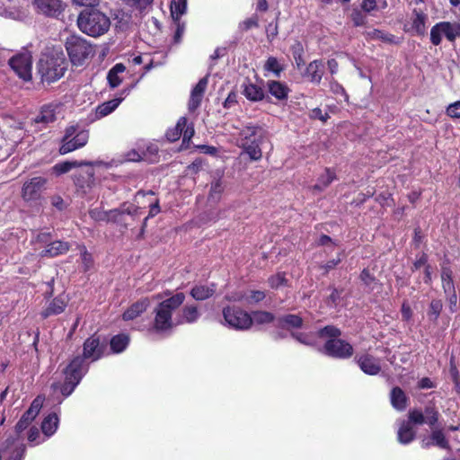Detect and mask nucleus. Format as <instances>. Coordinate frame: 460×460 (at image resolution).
<instances>
[{"label":"nucleus","mask_w":460,"mask_h":460,"mask_svg":"<svg viewBox=\"0 0 460 460\" xmlns=\"http://www.w3.org/2000/svg\"><path fill=\"white\" fill-rule=\"evenodd\" d=\"M240 147L252 161H259L262 157V151L261 148L263 141H252V140H240Z\"/></svg>","instance_id":"aec40b11"},{"label":"nucleus","mask_w":460,"mask_h":460,"mask_svg":"<svg viewBox=\"0 0 460 460\" xmlns=\"http://www.w3.org/2000/svg\"><path fill=\"white\" fill-rule=\"evenodd\" d=\"M424 416L426 423L431 428H435L439 419V411L434 402H429L424 408Z\"/></svg>","instance_id":"ea45409f"},{"label":"nucleus","mask_w":460,"mask_h":460,"mask_svg":"<svg viewBox=\"0 0 460 460\" xmlns=\"http://www.w3.org/2000/svg\"><path fill=\"white\" fill-rule=\"evenodd\" d=\"M77 25L82 32L92 37H99L109 31L111 20L104 13L94 7L85 8L78 15Z\"/></svg>","instance_id":"39448f33"},{"label":"nucleus","mask_w":460,"mask_h":460,"mask_svg":"<svg viewBox=\"0 0 460 460\" xmlns=\"http://www.w3.org/2000/svg\"><path fill=\"white\" fill-rule=\"evenodd\" d=\"M324 74V66L321 59H315L310 62L304 73L303 76L314 84H320Z\"/></svg>","instance_id":"2eb2a0df"},{"label":"nucleus","mask_w":460,"mask_h":460,"mask_svg":"<svg viewBox=\"0 0 460 460\" xmlns=\"http://www.w3.org/2000/svg\"><path fill=\"white\" fill-rule=\"evenodd\" d=\"M204 95L190 93L188 109L190 111H195L201 104Z\"/></svg>","instance_id":"052dcab7"},{"label":"nucleus","mask_w":460,"mask_h":460,"mask_svg":"<svg viewBox=\"0 0 460 460\" xmlns=\"http://www.w3.org/2000/svg\"><path fill=\"white\" fill-rule=\"evenodd\" d=\"M94 164V162L90 161H65L56 164L52 167V172L55 175L59 176L68 172L74 168L82 166H93Z\"/></svg>","instance_id":"412c9836"},{"label":"nucleus","mask_w":460,"mask_h":460,"mask_svg":"<svg viewBox=\"0 0 460 460\" xmlns=\"http://www.w3.org/2000/svg\"><path fill=\"white\" fill-rule=\"evenodd\" d=\"M350 18L356 27L362 26L366 23V16L360 10L354 9L351 12Z\"/></svg>","instance_id":"e2e57ef3"},{"label":"nucleus","mask_w":460,"mask_h":460,"mask_svg":"<svg viewBox=\"0 0 460 460\" xmlns=\"http://www.w3.org/2000/svg\"><path fill=\"white\" fill-rule=\"evenodd\" d=\"M80 252H81L82 262L84 264V271H87L93 266V256L90 252H88V251L84 245L80 246Z\"/></svg>","instance_id":"5fc2aeb1"},{"label":"nucleus","mask_w":460,"mask_h":460,"mask_svg":"<svg viewBox=\"0 0 460 460\" xmlns=\"http://www.w3.org/2000/svg\"><path fill=\"white\" fill-rule=\"evenodd\" d=\"M70 62L75 66H84L94 53L93 45L79 35H70L65 42Z\"/></svg>","instance_id":"423d86ee"},{"label":"nucleus","mask_w":460,"mask_h":460,"mask_svg":"<svg viewBox=\"0 0 460 460\" xmlns=\"http://www.w3.org/2000/svg\"><path fill=\"white\" fill-rule=\"evenodd\" d=\"M445 38L450 43H454L460 38V22H439L430 29L429 40L432 45L439 46Z\"/></svg>","instance_id":"6e6552de"},{"label":"nucleus","mask_w":460,"mask_h":460,"mask_svg":"<svg viewBox=\"0 0 460 460\" xmlns=\"http://www.w3.org/2000/svg\"><path fill=\"white\" fill-rule=\"evenodd\" d=\"M94 174L93 168L81 170L74 174V182L79 189H91L95 182Z\"/></svg>","instance_id":"a211bd4d"},{"label":"nucleus","mask_w":460,"mask_h":460,"mask_svg":"<svg viewBox=\"0 0 460 460\" xmlns=\"http://www.w3.org/2000/svg\"><path fill=\"white\" fill-rule=\"evenodd\" d=\"M408 401L409 398L401 387L394 386L392 388L390 392V402L394 409L398 411L405 410L408 405Z\"/></svg>","instance_id":"bb28decb"},{"label":"nucleus","mask_w":460,"mask_h":460,"mask_svg":"<svg viewBox=\"0 0 460 460\" xmlns=\"http://www.w3.org/2000/svg\"><path fill=\"white\" fill-rule=\"evenodd\" d=\"M446 113L452 119L460 118V101L449 104L447 108Z\"/></svg>","instance_id":"69168bd1"},{"label":"nucleus","mask_w":460,"mask_h":460,"mask_svg":"<svg viewBox=\"0 0 460 460\" xmlns=\"http://www.w3.org/2000/svg\"><path fill=\"white\" fill-rule=\"evenodd\" d=\"M48 182V179L42 176H35L26 180L21 189V198L27 203L40 200L47 190Z\"/></svg>","instance_id":"9d476101"},{"label":"nucleus","mask_w":460,"mask_h":460,"mask_svg":"<svg viewBox=\"0 0 460 460\" xmlns=\"http://www.w3.org/2000/svg\"><path fill=\"white\" fill-rule=\"evenodd\" d=\"M58 105L48 103L41 106L39 114L34 118L35 124L48 125L56 120V113Z\"/></svg>","instance_id":"6ab92c4d"},{"label":"nucleus","mask_w":460,"mask_h":460,"mask_svg":"<svg viewBox=\"0 0 460 460\" xmlns=\"http://www.w3.org/2000/svg\"><path fill=\"white\" fill-rule=\"evenodd\" d=\"M194 133H195V131H194L193 126L192 125L188 126L186 124V127L183 129L182 134H181V137H182L181 146L182 147L183 146L185 148L189 147V143H190V139L193 137Z\"/></svg>","instance_id":"680f3d73"},{"label":"nucleus","mask_w":460,"mask_h":460,"mask_svg":"<svg viewBox=\"0 0 460 460\" xmlns=\"http://www.w3.org/2000/svg\"><path fill=\"white\" fill-rule=\"evenodd\" d=\"M26 453V447L21 443L12 448L10 456L5 460H23Z\"/></svg>","instance_id":"3c124183"},{"label":"nucleus","mask_w":460,"mask_h":460,"mask_svg":"<svg viewBox=\"0 0 460 460\" xmlns=\"http://www.w3.org/2000/svg\"><path fill=\"white\" fill-rule=\"evenodd\" d=\"M267 85L269 93L277 100L284 101L288 99L290 89L287 84L280 81L269 80Z\"/></svg>","instance_id":"393cba45"},{"label":"nucleus","mask_w":460,"mask_h":460,"mask_svg":"<svg viewBox=\"0 0 460 460\" xmlns=\"http://www.w3.org/2000/svg\"><path fill=\"white\" fill-rule=\"evenodd\" d=\"M355 360L365 374L369 376H376L380 373L381 360L368 353H365L359 356H356Z\"/></svg>","instance_id":"ddd939ff"},{"label":"nucleus","mask_w":460,"mask_h":460,"mask_svg":"<svg viewBox=\"0 0 460 460\" xmlns=\"http://www.w3.org/2000/svg\"><path fill=\"white\" fill-rule=\"evenodd\" d=\"M259 27V18L257 14H253L251 17L245 19L244 21L241 22L239 23V29L242 31H247L251 30L252 28H258Z\"/></svg>","instance_id":"603ef678"},{"label":"nucleus","mask_w":460,"mask_h":460,"mask_svg":"<svg viewBox=\"0 0 460 460\" xmlns=\"http://www.w3.org/2000/svg\"><path fill=\"white\" fill-rule=\"evenodd\" d=\"M66 307V302L62 297L56 296L42 310L40 315L43 319H47L49 316L60 314L65 311Z\"/></svg>","instance_id":"b1692460"},{"label":"nucleus","mask_w":460,"mask_h":460,"mask_svg":"<svg viewBox=\"0 0 460 460\" xmlns=\"http://www.w3.org/2000/svg\"><path fill=\"white\" fill-rule=\"evenodd\" d=\"M217 284L195 285L190 292V295L197 301H203L210 298L216 292Z\"/></svg>","instance_id":"a878e982"},{"label":"nucleus","mask_w":460,"mask_h":460,"mask_svg":"<svg viewBox=\"0 0 460 460\" xmlns=\"http://www.w3.org/2000/svg\"><path fill=\"white\" fill-rule=\"evenodd\" d=\"M266 297V294L261 290H251L246 300L248 304H258L263 301Z\"/></svg>","instance_id":"bf43d9fd"},{"label":"nucleus","mask_w":460,"mask_h":460,"mask_svg":"<svg viewBox=\"0 0 460 460\" xmlns=\"http://www.w3.org/2000/svg\"><path fill=\"white\" fill-rule=\"evenodd\" d=\"M224 191L223 182L220 179L214 181L211 183L210 190L208 194V199L218 201L221 198V194Z\"/></svg>","instance_id":"49530a36"},{"label":"nucleus","mask_w":460,"mask_h":460,"mask_svg":"<svg viewBox=\"0 0 460 460\" xmlns=\"http://www.w3.org/2000/svg\"><path fill=\"white\" fill-rule=\"evenodd\" d=\"M125 70L126 66L122 63H117L110 69L107 75V80L111 88H116L121 84L122 79L119 75Z\"/></svg>","instance_id":"72a5a7b5"},{"label":"nucleus","mask_w":460,"mask_h":460,"mask_svg":"<svg viewBox=\"0 0 460 460\" xmlns=\"http://www.w3.org/2000/svg\"><path fill=\"white\" fill-rule=\"evenodd\" d=\"M428 21V15L420 9H413L411 16V26L410 31L417 36H424L427 33L426 22ZM405 31L409 30L404 28Z\"/></svg>","instance_id":"dca6fc26"},{"label":"nucleus","mask_w":460,"mask_h":460,"mask_svg":"<svg viewBox=\"0 0 460 460\" xmlns=\"http://www.w3.org/2000/svg\"><path fill=\"white\" fill-rule=\"evenodd\" d=\"M341 333V330L332 324L317 331V336L320 339H327L322 349L324 355L339 359H347L353 356V346L347 341L340 339Z\"/></svg>","instance_id":"7ed1b4c3"},{"label":"nucleus","mask_w":460,"mask_h":460,"mask_svg":"<svg viewBox=\"0 0 460 460\" xmlns=\"http://www.w3.org/2000/svg\"><path fill=\"white\" fill-rule=\"evenodd\" d=\"M267 130L260 124L248 123L239 132L240 140L264 141Z\"/></svg>","instance_id":"4468645a"},{"label":"nucleus","mask_w":460,"mask_h":460,"mask_svg":"<svg viewBox=\"0 0 460 460\" xmlns=\"http://www.w3.org/2000/svg\"><path fill=\"white\" fill-rule=\"evenodd\" d=\"M120 209L123 216L127 214L132 217H136L140 214V208L134 204L127 205V203H124L121 205Z\"/></svg>","instance_id":"338daca9"},{"label":"nucleus","mask_w":460,"mask_h":460,"mask_svg":"<svg viewBox=\"0 0 460 460\" xmlns=\"http://www.w3.org/2000/svg\"><path fill=\"white\" fill-rule=\"evenodd\" d=\"M34 420L35 417L32 415L31 416L30 411H25L15 425V432L17 435H20L23 430H25Z\"/></svg>","instance_id":"de8ad7c7"},{"label":"nucleus","mask_w":460,"mask_h":460,"mask_svg":"<svg viewBox=\"0 0 460 460\" xmlns=\"http://www.w3.org/2000/svg\"><path fill=\"white\" fill-rule=\"evenodd\" d=\"M406 422H410L411 425H422L426 423L424 413L418 409L410 410Z\"/></svg>","instance_id":"09e8293b"},{"label":"nucleus","mask_w":460,"mask_h":460,"mask_svg":"<svg viewBox=\"0 0 460 460\" xmlns=\"http://www.w3.org/2000/svg\"><path fill=\"white\" fill-rule=\"evenodd\" d=\"M188 120L186 117H181L173 128H168L165 137L169 142H175L181 137L182 131L186 127Z\"/></svg>","instance_id":"473e14b6"},{"label":"nucleus","mask_w":460,"mask_h":460,"mask_svg":"<svg viewBox=\"0 0 460 460\" xmlns=\"http://www.w3.org/2000/svg\"><path fill=\"white\" fill-rule=\"evenodd\" d=\"M443 309V303L440 299H432L428 309V316L430 321L437 323Z\"/></svg>","instance_id":"c03bdc74"},{"label":"nucleus","mask_w":460,"mask_h":460,"mask_svg":"<svg viewBox=\"0 0 460 460\" xmlns=\"http://www.w3.org/2000/svg\"><path fill=\"white\" fill-rule=\"evenodd\" d=\"M242 93L251 102H260L264 99L265 93L261 86L255 84L249 80L243 84Z\"/></svg>","instance_id":"4be33fe9"},{"label":"nucleus","mask_w":460,"mask_h":460,"mask_svg":"<svg viewBox=\"0 0 460 460\" xmlns=\"http://www.w3.org/2000/svg\"><path fill=\"white\" fill-rule=\"evenodd\" d=\"M126 5L132 7L139 12L145 11L152 4L154 0H121Z\"/></svg>","instance_id":"8fccbe9b"},{"label":"nucleus","mask_w":460,"mask_h":460,"mask_svg":"<svg viewBox=\"0 0 460 460\" xmlns=\"http://www.w3.org/2000/svg\"><path fill=\"white\" fill-rule=\"evenodd\" d=\"M130 342V337L128 333H119L112 336L110 340V348L113 354L123 352Z\"/></svg>","instance_id":"c85d7f7f"},{"label":"nucleus","mask_w":460,"mask_h":460,"mask_svg":"<svg viewBox=\"0 0 460 460\" xmlns=\"http://www.w3.org/2000/svg\"><path fill=\"white\" fill-rule=\"evenodd\" d=\"M200 314L199 312L198 306L194 305H187L181 309V320L178 321V323H193L198 321Z\"/></svg>","instance_id":"f704fd0d"},{"label":"nucleus","mask_w":460,"mask_h":460,"mask_svg":"<svg viewBox=\"0 0 460 460\" xmlns=\"http://www.w3.org/2000/svg\"><path fill=\"white\" fill-rule=\"evenodd\" d=\"M375 200L380 204L381 207L394 205V199L393 195L389 192H381L376 198Z\"/></svg>","instance_id":"6e6d98bb"},{"label":"nucleus","mask_w":460,"mask_h":460,"mask_svg":"<svg viewBox=\"0 0 460 460\" xmlns=\"http://www.w3.org/2000/svg\"><path fill=\"white\" fill-rule=\"evenodd\" d=\"M123 97H118L108 102L100 104L96 109V114L98 117H105L111 113L123 101Z\"/></svg>","instance_id":"e433bc0d"},{"label":"nucleus","mask_w":460,"mask_h":460,"mask_svg":"<svg viewBox=\"0 0 460 460\" xmlns=\"http://www.w3.org/2000/svg\"><path fill=\"white\" fill-rule=\"evenodd\" d=\"M89 139V131L78 130L77 125H71L66 128L65 134L61 139L59 154L66 155L84 146Z\"/></svg>","instance_id":"0eeeda50"},{"label":"nucleus","mask_w":460,"mask_h":460,"mask_svg":"<svg viewBox=\"0 0 460 460\" xmlns=\"http://www.w3.org/2000/svg\"><path fill=\"white\" fill-rule=\"evenodd\" d=\"M303 324L304 320L298 314H288L278 318V327L283 330L300 329Z\"/></svg>","instance_id":"5701e85b"},{"label":"nucleus","mask_w":460,"mask_h":460,"mask_svg":"<svg viewBox=\"0 0 460 460\" xmlns=\"http://www.w3.org/2000/svg\"><path fill=\"white\" fill-rule=\"evenodd\" d=\"M441 282L443 291H453L456 289L455 283L453 279V271L448 266L441 267Z\"/></svg>","instance_id":"a19ab883"},{"label":"nucleus","mask_w":460,"mask_h":460,"mask_svg":"<svg viewBox=\"0 0 460 460\" xmlns=\"http://www.w3.org/2000/svg\"><path fill=\"white\" fill-rule=\"evenodd\" d=\"M336 179V173L331 168H325V172L319 176L317 183L313 186L314 190L323 191Z\"/></svg>","instance_id":"c9c22d12"},{"label":"nucleus","mask_w":460,"mask_h":460,"mask_svg":"<svg viewBox=\"0 0 460 460\" xmlns=\"http://www.w3.org/2000/svg\"><path fill=\"white\" fill-rule=\"evenodd\" d=\"M367 39L369 40H379L385 43L396 44L395 36L392 33L385 32L379 29H373L372 31H367Z\"/></svg>","instance_id":"58836bf2"},{"label":"nucleus","mask_w":460,"mask_h":460,"mask_svg":"<svg viewBox=\"0 0 460 460\" xmlns=\"http://www.w3.org/2000/svg\"><path fill=\"white\" fill-rule=\"evenodd\" d=\"M187 0H172L170 5L171 16L172 20H177L186 12Z\"/></svg>","instance_id":"a18cd8bd"},{"label":"nucleus","mask_w":460,"mask_h":460,"mask_svg":"<svg viewBox=\"0 0 460 460\" xmlns=\"http://www.w3.org/2000/svg\"><path fill=\"white\" fill-rule=\"evenodd\" d=\"M290 335L293 339H295L301 344H304L306 346H314V341L312 339H310V337L307 333L291 332Z\"/></svg>","instance_id":"13d9d810"},{"label":"nucleus","mask_w":460,"mask_h":460,"mask_svg":"<svg viewBox=\"0 0 460 460\" xmlns=\"http://www.w3.org/2000/svg\"><path fill=\"white\" fill-rule=\"evenodd\" d=\"M58 417L57 413L52 412L46 416L41 422V430L46 437H51L58 427Z\"/></svg>","instance_id":"2f4dec72"},{"label":"nucleus","mask_w":460,"mask_h":460,"mask_svg":"<svg viewBox=\"0 0 460 460\" xmlns=\"http://www.w3.org/2000/svg\"><path fill=\"white\" fill-rule=\"evenodd\" d=\"M122 212L120 208L111 209L107 212H103V220L111 221L114 223H119L122 221Z\"/></svg>","instance_id":"864d4df0"},{"label":"nucleus","mask_w":460,"mask_h":460,"mask_svg":"<svg viewBox=\"0 0 460 460\" xmlns=\"http://www.w3.org/2000/svg\"><path fill=\"white\" fill-rule=\"evenodd\" d=\"M444 293L447 296L449 311L451 313L456 312L458 306H457V295H456V289H453V291H445Z\"/></svg>","instance_id":"0e129e2a"},{"label":"nucleus","mask_w":460,"mask_h":460,"mask_svg":"<svg viewBox=\"0 0 460 460\" xmlns=\"http://www.w3.org/2000/svg\"><path fill=\"white\" fill-rule=\"evenodd\" d=\"M11 68L23 81L29 82L32 78V57L31 52L18 53L9 60Z\"/></svg>","instance_id":"9b49d317"},{"label":"nucleus","mask_w":460,"mask_h":460,"mask_svg":"<svg viewBox=\"0 0 460 460\" xmlns=\"http://www.w3.org/2000/svg\"><path fill=\"white\" fill-rule=\"evenodd\" d=\"M32 4L38 13L51 18H58L66 7L62 0H33Z\"/></svg>","instance_id":"f8f14e48"},{"label":"nucleus","mask_w":460,"mask_h":460,"mask_svg":"<svg viewBox=\"0 0 460 460\" xmlns=\"http://www.w3.org/2000/svg\"><path fill=\"white\" fill-rule=\"evenodd\" d=\"M70 245L67 242L55 241L49 243L41 252L43 257H56L68 252Z\"/></svg>","instance_id":"cd10ccee"},{"label":"nucleus","mask_w":460,"mask_h":460,"mask_svg":"<svg viewBox=\"0 0 460 460\" xmlns=\"http://www.w3.org/2000/svg\"><path fill=\"white\" fill-rule=\"evenodd\" d=\"M416 438V431L410 422L403 420L397 431V439L401 444L407 445Z\"/></svg>","instance_id":"c756f323"},{"label":"nucleus","mask_w":460,"mask_h":460,"mask_svg":"<svg viewBox=\"0 0 460 460\" xmlns=\"http://www.w3.org/2000/svg\"><path fill=\"white\" fill-rule=\"evenodd\" d=\"M185 301V295L178 292L160 302L154 310L155 318L153 329L156 332H167L172 329V313Z\"/></svg>","instance_id":"20e7f679"},{"label":"nucleus","mask_w":460,"mask_h":460,"mask_svg":"<svg viewBox=\"0 0 460 460\" xmlns=\"http://www.w3.org/2000/svg\"><path fill=\"white\" fill-rule=\"evenodd\" d=\"M150 305L148 297H143L133 303L123 314L122 319L124 321H132L138 317L141 314L146 311Z\"/></svg>","instance_id":"f3484780"},{"label":"nucleus","mask_w":460,"mask_h":460,"mask_svg":"<svg viewBox=\"0 0 460 460\" xmlns=\"http://www.w3.org/2000/svg\"><path fill=\"white\" fill-rule=\"evenodd\" d=\"M359 279L364 283V285L369 287L372 284L376 282V278L367 268H365L361 270L359 274Z\"/></svg>","instance_id":"4d7b16f0"},{"label":"nucleus","mask_w":460,"mask_h":460,"mask_svg":"<svg viewBox=\"0 0 460 460\" xmlns=\"http://www.w3.org/2000/svg\"><path fill=\"white\" fill-rule=\"evenodd\" d=\"M222 314L228 326L234 330L246 331L252 326V315L240 306L226 305Z\"/></svg>","instance_id":"1a4fd4ad"},{"label":"nucleus","mask_w":460,"mask_h":460,"mask_svg":"<svg viewBox=\"0 0 460 460\" xmlns=\"http://www.w3.org/2000/svg\"><path fill=\"white\" fill-rule=\"evenodd\" d=\"M268 284L272 289H278L280 287L288 286V279L286 277V273L281 271L268 278Z\"/></svg>","instance_id":"37998d69"},{"label":"nucleus","mask_w":460,"mask_h":460,"mask_svg":"<svg viewBox=\"0 0 460 460\" xmlns=\"http://www.w3.org/2000/svg\"><path fill=\"white\" fill-rule=\"evenodd\" d=\"M67 66L64 52L53 49L41 54L36 68L41 83L50 84L64 76Z\"/></svg>","instance_id":"f03ea898"},{"label":"nucleus","mask_w":460,"mask_h":460,"mask_svg":"<svg viewBox=\"0 0 460 460\" xmlns=\"http://www.w3.org/2000/svg\"><path fill=\"white\" fill-rule=\"evenodd\" d=\"M263 68L267 72H271L275 76L279 77L280 74L284 70V66L279 63L277 58L269 57L263 66Z\"/></svg>","instance_id":"79ce46f5"},{"label":"nucleus","mask_w":460,"mask_h":460,"mask_svg":"<svg viewBox=\"0 0 460 460\" xmlns=\"http://www.w3.org/2000/svg\"><path fill=\"white\" fill-rule=\"evenodd\" d=\"M341 292L342 290H338L336 288H333L332 293L327 297V305L331 307L336 306L341 299Z\"/></svg>","instance_id":"774afa93"},{"label":"nucleus","mask_w":460,"mask_h":460,"mask_svg":"<svg viewBox=\"0 0 460 460\" xmlns=\"http://www.w3.org/2000/svg\"><path fill=\"white\" fill-rule=\"evenodd\" d=\"M107 341L96 332L89 336L83 343V354L74 356L63 369L64 382L55 383L53 389L59 388L63 396H69L80 384L89 370V362H95L104 357Z\"/></svg>","instance_id":"f257e3e1"},{"label":"nucleus","mask_w":460,"mask_h":460,"mask_svg":"<svg viewBox=\"0 0 460 460\" xmlns=\"http://www.w3.org/2000/svg\"><path fill=\"white\" fill-rule=\"evenodd\" d=\"M252 319V324H269L275 321V314L269 311L257 310L252 311L251 314Z\"/></svg>","instance_id":"4c0bfd02"},{"label":"nucleus","mask_w":460,"mask_h":460,"mask_svg":"<svg viewBox=\"0 0 460 460\" xmlns=\"http://www.w3.org/2000/svg\"><path fill=\"white\" fill-rule=\"evenodd\" d=\"M430 439L432 440L431 445L437 446L439 448L450 450L451 447L448 439L446 438L442 429H432L430 434ZM430 443H426L423 447H429Z\"/></svg>","instance_id":"7c9ffc66"}]
</instances>
